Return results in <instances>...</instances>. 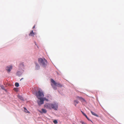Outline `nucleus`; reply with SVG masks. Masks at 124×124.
<instances>
[{
    "instance_id": "obj_1",
    "label": "nucleus",
    "mask_w": 124,
    "mask_h": 124,
    "mask_svg": "<svg viewBox=\"0 0 124 124\" xmlns=\"http://www.w3.org/2000/svg\"><path fill=\"white\" fill-rule=\"evenodd\" d=\"M39 63L44 68L46 66L47 61L45 59L39 58L38 59Z\"/></svg>"
},
{
    "instance_id": "obj_2",
    "label": "nucleus",
    "mask_w": 124,
    "mask_h": 124,
    "mask_svg": "<svg viewBox=\"0 0 124 124\" xmlns=\"http://www.w3.org/2000/svg\"><path fill=\"white\" fill-rule=\"evenodd\" d=\"M36 95L37 98L40 100L42 99V98L44 96L43 92L40 89L36 92Z\"/></svg>"
},
{
    "instance_id": "obj_3",
    "label": "nucleus",
    "mask_w": 124,
    "mask_h": 124,
    "mask_svg": "<svg viewBox=\"0 0 124 124\" xmlns=\"http://www.w3.org/2000/svg\"><path fill=\"white\" fill-rule=\"evenodd\" d=\"M42 98V99H41L39 101H37L38 104L39 105H41L43 104L44 101H48V99H46L45 97H43Z\"/></svg>"
},
{
    "instance_id": "obj_4",
    "label": "nucleus",
    "mask_w": 124,
    "mask_h": 124,
    "mask_svg": "<svg viewBox=\"0 0 124 124\" xmlns=\"http://www.w3.org/2000/svg\"><path fill=\"white\" fill-rule=\"evenodd\" d=\"M51 82H52L55 86L58 87H62V85L59 83H57L53 79H51Z\"/></svg>"
},
{
    "instance_id": "obj_5",
    "label": "nucleus",
    "mask_w": 124,
    "mask_h": 124,
    "mask_svg": "<svg viewBox=\"0 0 124 124\" xmlns=\"http://www.w3.org/2000/svg\"><path fill=\"white\" fill-rule=\"evenodd\" d=\"M51 103H46L44 105V107L46 108L51 109Z\"/></svg>"
},
{
    "instance_id": "obj_6",
    "label": "nucleus",
    "mask_w": 124,
    "mask_h": 124,
    "mask_svg": "<svg viewBox=\"0 0 124 124\" xmlns=\"http://www.w3.org/2000/svg\"><path fill=\"white\" fill-rule=\"evenodd\" d=\"M53 108L55 110H57L58 108V105L56 103L51 104V109Z\"/></svg>"
},
{
    "instance_id": "obj_7",
    "label": "nucleus",
    "mask_w": 124,
    "mask_h": 124,
    "mask_svg": "<svg viewBox=\"0 0 124 124\" xmlns=\"http://www.w3.org/2000/svg\"><path fill=\"white\" fill-rule=\"evenodd\" d=\"M12 69V66H10L6 67V69L8 72H9Z\"/></svg>"
},
{
    "instance_id": "obj_8",
    "label": "nucleus",
    "mask_w": 124,
    "mask_h": 124,
    "mask_svg": "<svg viewBox=\"0 0 124 124\" xmlns=\"http://www.w3.org/2000/svg\"><path fill=\"white\" fill-rule=\"evenodd\" d=\"M42 111H39V112H40L41 113H46L47 112L46 110L42 108L41 109Z\"/></svg>"
},
{
    "instance_id": "obj_9",
    "label": "nucleus",
    "mask_w": 124,
    "mask_h": 124,
    "mask_svg": "<svg viewBox=\"0 0 124 124\" xmlns=\"http://www.w3.org/2000/svg\"><path fill=\"white\" fill-rule=\"evenodd\" d=\"M35 33L33 32V30L31 31L29 35L30 36H33L35 35Z\"/></svg>"
},
{
    "instance_id": "obj_10",
    "label": "nucleus",
    "mask_w": 124,
    "mask_h": 124,
    "mask_svg": "<svg viewBox=\"0 0 124 124\" xmlns=\"http://www.w3.org/2000/svg\"><path fill=\"white\" fill-rule=\"evenodd\" d=\"M91 113L94 116H96V117H98V115L97 114H95V113L93 112L92 111H91Z\"/></svg>"
},
{
    "instance_id": "obj_11",
    "label": "nucleus",
    "mask_w": 124,
    "mask_h": 124,
    "mask_svg": "<svg viewBox=\"0 0 124 124\" xmlns=\"http://www.w3.org/2000/svg\"><path fill=\"white\" fill-rule=\"evenodd\" d=\"M74 103L75 106H76L77 104L79 102L77 100H74Z\"/></svg>"
},
{
    "instance_id": "obj_12",
    "label": "nucleus",
    "mask_w": 124,
    "mask_h": 124,
    "mask_svg": "<svg viewBox=\"0 0 124 124\" xmlns=\"http://www.w3.org/2000/svg\"><path fill=\"white\" fill-rule=\"evenodd\" d=\"M18 97L21 100H23V98L22 96H21L20 95H18Z\"/></svg>"
},
{
    "instance_id": "obj_13",
    "label": "nucleus",
    "mask_w": 124,
    "mask_h": 124,
    "mask_svg": "<svg viewBox=\"0 0 124 124\" xmlns=\"http://www.w3.org/2000/svg\"><path fill=\"white\" fill-rule=\"evenodd\" d=\"M51 85L54 89L55 90H56L57 89V88L56 86H54L53 84H51Z\"/></svg>"
},
{
    "instance_id": "obj_14",
    "label": "nucleus",
    "mask_w": 124,
    "mask_h": 124,
    "mask_svg": "<svg viewBox=\"0 0 124 124\" xmlns=\"http://www.w3.org/2000/svg\"><path fill=\"white\" fill-rule=\"evenodd\" d=\"M24 108V111L26 112L27 113H29V112L28 111V110L26 109V108Z\"/></svg>"
},
{
    "instance_id": "obj_15",
    "label": "nucleus",
    "mask_w": 124,
    "mask_h": 124,
    "mask_svg": "<svg viewBox=\"0 0 124 124\" xmlns=\"http://www.w3.org/2000/svg\"><path fill=\"white\" fill-rule=\"evenodd\" d=\"M15 86L16 87H18L19 86V84L18 83H16L15 84Z\"/></svg>"
},
{
    "instance_id": "obj_16",
    "label": "nucleus",
    "mask_w": 124,
    "mask_h": 124,
    "mask_svg": "<svg viewBox=\"0 0 124 124\" xmlns=\"http://www.w3.org/2000/svg\"><path fill=\"white\" fill-rule=\"evenodd\" d=\"M81 112H82V113L83 114V115L86 118H87V115H86V114L84 112H83L82 111H81Z\"/></svg>"
},
{
    "instance_id": "obj_17",
    "label": "nucleus",
    "mask_w": 124,
    "mask_h": 124,
    "mask_svg": "<svg viewBox=\"0 0 124 124\" xmlns=\"http://www.w3.org/2000/svg\"><path fill=\"white\" fill-rule=\"evenodd\" d=\"M77 98H78V99H79L80 100H84V99H83L81 97H77Z\"/></svg>"
},
{
    "instance_id": "obj_18",
    "label": "nucleus",
    "mask_w": 124,
    "mask_h": 124,
    "mask_svg": "<svg viewBox=\"0 0 124 124\" xmlns=\"http://www.w3.org/2000/svg\"><path fill=\"white\" fill-rule=\"evenodd\" d=\"M53 122L55 124H57L58 123L57 121L56 120H55Z\"/></svg>"
},
{
    "instance_id": "obj_19",
    "label": "nucleus",
    "mask_w": 124,
    "mask_h": 124,
    "mask_svg": "<svg viewBox=\"0 0 124 124\" xmlns=\"http://www.w3.org/2000/svg\"><path fill=\"white\" fill-rule=\"evenodd\" d=\"M80 122L82 124H87L86 123L84 122L81 121Z\"/></svg>"
},
{
    "instance_id": "obj_20",
    "label": "nucleus",
    "mask_w": 124,
    "mask_h": 124,
    "mask_svg": "<svg viewBox=\"0 0 124 124\" xmlns=\"http://www.w3.org/2000/svg\"><path fill=\"white\" fill-rule=\"evenodd\" d=\"M36 67L37 68L38 67H39V65L38 64H37V63H36Z\"/></svg>"
},
{
    "instance_id": "obj_21",
    "label": "nucleus",
    "mask_w": 124,
    "mask_h": 124,
    "mask_svg": "<svg viewBox=\"0 0 124 124\" xmlns=\"http://www.w3.org/2000/svg\"><path fill=\"white\" fill-rule=\"evenodd\" d=\"M87 119H88V120L89 121H90V119L88 117H87V118H86Z\"/></svg>"
},
{
    "instance_id": "obj_22",
    "label": "nucleus",
    "mask_w": 124,
    "mask_h": 124,
    "mask_svg": "<svg viewBox=\"0 0 124 124\" xmlns=\"http://www.w3.org/2000/svg\"><path fill=\"white\" fill-rule=\"evenodd\" d=\"M35 25L33 27V29H34L35 28Z\"/></svg>"
},
{
    "instance_id": "obj_23",
    "label": "nucleus",
    "mask_w": 124,
    "mask_h": 124,
    "mask_svg": "<svg viewBox=\"0 0 124 124\" xmlns=\"http://www.w3.org/2000/svg\"><path fill=\"white\" fill-rule=\"evenodd\" d=\"M23 79V78H22L20 80H21L22 79Z\"/></svg>"
}]
</instances>
